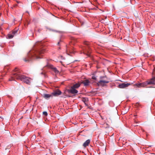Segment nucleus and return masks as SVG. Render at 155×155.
<instances>
[{"mask_svg": "<svg viewBox=\"0 0 155 155\" xmlns=\"http://www.w3.org/2000/svg\"><path fill=\"white\" fill-rule=\"evenodd\" d=\"M45 51L44 49H40L38 51H31L28 52L27 56L23 60L25 62H29L33 59L41 58L42 55V54Z\"/></svg>", "mask_w": 155, "mask_h": 155, "instance_id": "obj_1", "label": "nucleus"}, {"mask_svg": "<svg viewBox=\"0 0 155 155\" xmlns=\"http://www.w3.org/2000/svg\"><path fill=\"white\" fill-rule=\"evenodd\" d=\"M15 79L17 80H20L28 84L30 83L32 80V79L30 78L27 77L25 75L21 74H19V71L13 73L12 76L11 77V78L9 79V81L14 80Z\"/></svg>", "mask_w": 155, "mask_h": 155, "instance_id": "obj_2", "label": "nucleus"}, {"mask_svg": "<svg viewBox=\"0 0 155 155\" xmlns=\"http://www.w3.org/2000/svg\"><path fill=\"white\" fill-rule=\"evenodd\" d=\"M106 76H101L100 78L101 79L98 82V85L104 87L106 85V84L108 83L109 82L108 81L103 80L102 79L105 78H106Z\"/></svg>", "mask_w": 155, "mask_h": 155, "instance_id": "obj_3", "label": "nucleus"}, {"mask_svg": "<svg viewBox=\"0 0 155 155\" xmlns=\"http://www.w3.org/2000/svg\"><path fill=\"white\" fill-rule=\"evenodd\" d=\"M83 53L84 54H87L88 56H90V49L89 47H84L82 48Z\"/></svg>", "mask_w": 155, "mask_h": 155, "instance_id": "obj_4", "label": "nucleus"}, {"mask_svg": "<svg viewBox=\"0 0 155 155\" xmlns=\"http://www.w3.org/2000/svg\"><path fill=\"white\" fill-rule=\"evenodd\" d=\"M132 84L130 83H123L121 84H120L118 85V87L120 88H124L128 87L130 85H131Z\"/></svg>", "mask_w": 155, "mask_h": 155, "instance_id": "obj_5", "label": "nucleus"}, {"mask_svg": "<svg viewBox=\"0 0 155 155\" xmlns=\"http://www.w3.org/2000/svg\"><path fill=\"white\" fill-rule=\"evenodd\" d=\"M68 92L72 94H75L77 93L78 91L77 90H76L75 88L71 86V87L70 89L68 90Z\"/></svg>", "mask_w": 155, "mask_h": 155, "instance_id": "obj_6", "label": "nucleus"}, {"mask_svg": "<svg viewBox=\"0 0 155 155\" xmlns=\"http://www.w3.org/2000/svg\"><path fill=\"white\" fill-rule=\"evenodd\" d=\"M147 81L148 84H155V77H153L152 78L149 80Z\"/></svg>", "mask_w": 155, "mask_h": 155, "instance_id": "obj_7", "label": "nucleus"}, {"mask_svg": "<svg viewBox=\"0 0 155 155\" xmlns=\"http://www.w3.org/2000/svg\"><path fill=\"white\" fill-rule=\"evenodd\" d=\"M48 66L49 68L51 69L56 74H58L59 73V71L56 68L54 67L52 65H48Z\"/></svg>", "mask_w": 155, "mask_h": 155, "instance_id": "obj_8", "label": "nucleus"}, {"mask_svg": "<svg viewBox=\"0 0 155 155\" xmlns=\"http://www.w3.org/2000/svg\"><path fill=\"white\" fill-rule=\"evenodd\" d=\"M61 91L59 90H58L51 93L52 97L53 96H57L61 94Z\"/></svg>", "mask_w": 155, "mask_h": 155, "instance_id": "obj_9", "label": "nucleus"}, {"mask_svg": "<svg viewBox=\"0 0 155 155\" xmlns=\"http://www.w3.org/2000/svg\"><path fill=\"white\" fill-rule=\"evenodd\" d=\"M43 97L45 99L47 100L49 99L50 98L53 97L51 93L50 94H44Z\"/></svg>", "mask_w": 155, "mask_h": 155, "instance_id": "obj_10", "label": "nucleus"}, {"mask_svg": "<svg viewBox=\"0 0 155 155\" xmlns=\"http://www.w3.org/2000/svg\"><path fill=\"white\" fill-rule=\"evenodd\" d=\"M90 83V82L89 80H85L83 81L81 83L83 84L85 86H87L89 85Z\"/></svg>", "mask_w": 155, "mask_h": 155, "instance_id": "obj_11", "label": "nucleus"}, {"mask_svg": "<svg viewBox=\"0 0 155 155\" xmlns=\"http://www.w3.org/2000/svg\"><path fill=\"white\" fill-rule=\"evenodd\" d=\"M90 142V140L88 139L83 144V146L85 147L88 146Z\"/></svg>", "mask_w": 155, "mask_h": 155, "instance_id": "obj_12", "label": "nucleus"}, {"mask_svg": "<svg viewBox=\"0 0 155 155\" xmlns=\"http://www.w3.org/2000/svg\"><path fill=\"white\" fill-rule=\"evenodd\" d=\"M74 53V52L73 51V49L72 48L69 49L68 48L67 49L66 53L68 54L69 55V53Z\"/></svg>", "mask_w": 155, "mask_h": 155, "instance_id": "obj_13", "label": "nucleus"}, {"mask_svg": "<svg viewBox=\"0 0 155 155\" xmlns=\"http://www.w3.org/2000/svg\"><path fill=\"white\" fill-rule=\"evenodd\" d=\"M80 85L81 84L78 83L74 84L72 87L75 89H77L80 87Z\"/></svg>", "mask_w": 155, "mask_h": 155, "instance_id": "obj_14", "label": "nucleus"}, {"mask_svg": "<svg viewBox=\"0 0 155 155\" xmlns=\"http://www.w3.org/2000/svg\"><path fill=\"white\" fill-rule=\"evenodd\" d=\"M134 86L135 87H142V85L141 83H139L135 84H134Z\"/></svg>", "mask_w": 155, "mask_h": 155, "instance_id": "obj_15", "label": "nucleus"}, {"mask_svg": "<svg viewBox=\"0 0 155 155\" xmlns=\"http://www.w3.org/2000/svg\"><path fill=\"white\" fill-rule=\"evenodd\" d=\"M82 101L86 104L88 101V99L87 98H83L82 99Z\"/></svg>", "mask_w": 155, "mask_h": 155, "instance_id": "obj_16", "label": "nucleus"}, {"mask_svg": "<svg viewBox=\"0 0 155 155\" xmlns=\"http://www.w3.org/2000/svg\"><path fill=\"white\" fill-rule=\"evenodd\" d=\"M142 87H144L145 86H147V85H148L147 83V81L143 82V83H141Z\"/></svg>", "mask_w": 155, "mask_h": 155, "instance_id": "obj_17", "label": "nucleus"}, {"mask_svg": "<svg viewBox=\"0 0 155 155\" xmlns=\"http://www.w3.org/2000/svg\"><path fill=\"white\" fill-rule=\"evenodd\" d=\"M14 37V35L11 34H8V39H11L12 38Z\"/></svg>", "mask_w": 155, "mask_h": 155, "instance_id": "obj_18", "label": "nucleus"}, {"mask_svg": "<svg viewBox=\"0 0 155 155\" xmlns=\"http://www.w3.org/2000/svg\"><path fill=\"white\" fill-rule=\"evenodd\" d=\"M17 30H15L13 31H12V34L14 35H14H15L16 33H17Z\"/></svg>", "mask_w": 155, "mask_h": 155, "instance_id": "obj_19", "label": "nucleus"}, {"mask_svg": "<svg viewBox=\"0 0 155 155\" xmlns=\"http://www.w3.org/2000/svg\"><path fill=\"white\" fill-rule=\"evenodd\" d=\"M43 114L44 116H46L48 115V113L46 111H44L43 112Z\"/></svg>", "mask_w": 155, "mask_h": 155, "instance_id": "obj_20", "label": "nucleus"}, {"mask_svg": "<svg viewBox=\"0 0 155 155\" xmlns=\"http://www.w3.org/2000/svg\"><path fill=\"white\" fill-rule=\"evenodd\" d=\"M92 78L93 79L96 80V78L95 76H93L92 77Z\"/></svg>", "mask_w": 155, "mask_h": 155, "instance_id": "obj_21", "label": "nucleus"}, {"mask_svg": "<svg viewBox=\"0 0 155 155\" xmlns=\"http://www.w3.org/2000/svg\"><path fill=\"white\" fill-rule=\"evenodd\" d=\"M84 43L85 45H88V42H87V41L84 42Z\"/></svg>", "mask_w": 155, "mask_h": 155, "instance_id": "obj_22", "label": "nucleus"}, {"mask_svg": "<svg viewBox=\"0 0 155 155\" xmlns=\"http://www.w3.org/2000/svg\"><path fill=\"white\" fill-rule=\"evenodd\" d=\"M14 71H18L17 69V68H15V69H14Z\"/></svg>", "mask_w": 155, "mask_h": 155, "instance_id": "obj_23", "label": "nucleus"}, {"mask_svg": "<svg viewBox=\"0 0 155 155\" xmlns=\"http://www.w3.org/2000/svg\"><path fill=\"white\" fill-rule=\"evenodd\" d=\"M59 44H60V42H58V43L57 44V45H59Z\"/></svg>", "mask_w": 155, "mask_h": 155, "instance_id": "obj_24", "label": "nucleus"}, {"mask_svg": "<svg viewBox=\"0 0 155 155\" xmlns=\"http://www.w3.org/2000/svg\"><path fill=\"white\" fill-rule=\"evenodd\" d=\"M4 75H2V77H3V76H4Z\"/></svg>", "mask_w": 155, "mask_h": 155, "instance_id": "obj_25", "label": "nucleus"}, {"mask_svg": "<svg viewBox=\"0 0 155 155\" xmlns=\"http://www.w3.org/2000/svg\"><path fill=\"white\" fill-rule=\"evenodd\" d=\"M41 74H43V73H41Z\"/></svg>", "mask_w": 155, "mask_h": 155, "instance_id": "obj_26", "label": "nucleus"}, {"mask_svg": "<svg viewBox=\"0 0 155 155\" xmlns=\"http://www.w3.org/2000/svg\"><path fill=\"white\" fill-rule=\"evenodd\" d=\"M135 126H137V125H134Z\"/></svg>", "mask_w": 155, "mask_h": 155, "instance_id": "obj_27", "label": "nucleus"}, {"mask_svg": "<svg viewBox=\"0 0 155 155\" xmlns=\"http://www.w3.org/2000/svg\"><path fill=\"white\" fill-rule=\"evenodd\" d=\"M137 104H138V103H137Z\"/></svg>", "mask_w": 155, "mask_h": 155, "instance_id": "obj_28", "label": "nucleus"}, {"mask_svg": "<svg viewBox=\"0 0 155 155\" xmlns=\"http://www.w3.org/2000/svg\"><path fill=\"white\" fill-rule=\"evenodd\" d=\"M2 78H0V79H2Z\"/></svg>", "mask_w": 155, "mask_h": 155, "instance_id": "obj_29", "label": "nucleus"}]
</instances>
